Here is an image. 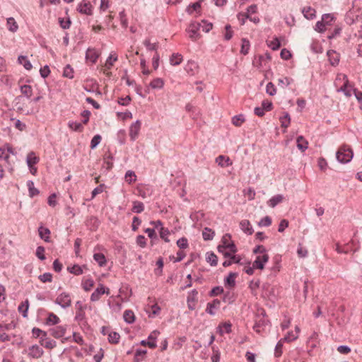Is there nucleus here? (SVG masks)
Masks as SVG:
<instances>
[{
    "label": "nucleus",
    "mask_w": 362,
    "mask_h": 362,
    "mask_svg": "<svg viewBox=\"0 0 362 362\" xmlns=\"http://www.w3.org/2000/svg\"><path fill=\"white\" fill-rule=\"evenodd\" d=\"M352 150L346 146H341L336 153L337 160L341 163H349L353 158Z\"/></svg>",
    "instance_id": "obj_1"
},
{
    "label": "nucleus",
    "mask_w": 362,
    "mask_h": 362,
    "mask_svg": "<svg viewBox=\"0 0 362 362\" xmlns=\"http://www.w3.org/2000/svg\"><path fill=\"white\" fill-rule=\"evenodd\" d=\"M230 239L231 235L226 233L221 239L222 245L217 247L218 252H223L228 249L231 253L235 254L237 252V247L233 242H230Z\"/></svg>",
    "instance_id": "obj_2"
},
{
    "label": "nucleus",
    "mask_w": 362,
    "mask_h": 362,
    "mask_svg": "<svg viewBox=\"0 0 362 362\" xmlns=\"http://www.w3.org/2000/svg\"><path fill=\"white\" fill-rule=\"evenodd\" d=\"M40 160L38 156H36L35 153L33 151L30 152L27 155L26 158V163L29 168L30 173L35 175L37 173V168L35 167Z\"/></svg>",
    "instance_id": "obj_3"
},
{
    "label": "nucleus",
    "mask_w": 362,
    "mask_h": 362,
    "mask_svg": "<svg viewBox=\"0 0 362 362\" xmlns=\"http://www.w3.org/2000/svg\"><path fill=\"white\" fill-rule=\"evenodd\" d=\"M201 28V23L197 22H192L190 23L189 28L187 29V32L189 33V37L193 40L196 41L200 37V34L199 33V29Z\"/></svg>",
    "instance_id": "obj_4"
},
{
    "label": "nucleus",
    "mask_w": 362,
    "mask_h": 362,
    "mask_svg": "<svg viewBox=\"0 0 362 362\" xmlns=\"http://www.w3.org/2000/svg\"><path fill=\"white\" fill-rule=\"evenodd\" d=\"M141 122L140 120H136L134 123L132 124L129 127V136L132 141H135L138 137L140 129H141Z\"/></svg>",
    "instance_id": "obj_5"
},
{
    "label": "nucleus",
    "mask_w": 362,
    "mask_h": 362,
    "mask_svg": "<svg viewBox=\"0 0 362 362\" xmlns=\"http://www.w3.org/2000/svg\"><path fill=\"white\" fill-rule=\"evenodd\" d=\"M269 257L267 254L258 255L256 257L255 260L253 262L254 267L262 270L264 268V264L269 261Z\"/></svg>",
    "instance_id": "obj_6"
},
{
    "label": "nucleus",
    "mask_w": 362,
    "mask_h": 362,
    "mask_svg": "<svg viewBox=\"0 0 362 362\" xmlns=\"http://www.w3.org/2000/svg\"><path fill=\"white\" fill-rule=\"evenodd\" d=\"M104 293L109 294V288H105L103 284H100L99 286L91 294L90 300H98L100 298V296Z\"/></svg>",
    "instance_id": "obj_7"
},
{
    "label": "nucleus",
    "mask_w": 362,
    "mask_h": 362,
    "mask_svg": "<svg viewBox=\"0 0 362 362\" xmlns=\"http://www.w3.org/2000/svg\"><path fill=\"white\" fill-rule=\"evenodd\" d=\"M77 11L82 14L90 16L93 13V6L90 2L83 1L78 5Z\"/></svg>",
    "instance_id": "obj_8"
},
{
    "label": "nucleus",
    "mask_w": 362,
    "mask_h": 362,
    "mask_svg": "<svg viewBox=\"0 0 362 362\" xmlns=\"http://www.w3.org/2000/svg\"><path fill=\"white\" fill-rule=\"evenodd\" d=\"M221 305V301L218 299H214L211 302L208 303L206 305V313L210 315H215V310L218 309Z\"/></svg>",
    "instance_id": "obj_9"
},
{
    "label": "nucleus",
    "mask_w": 362,
    "mask_h": 362,
    "mask_svg": "<svg viewBox=\"0 0 362 362\" xmlns=\"http://www.w3.org/2000/svg\"><path fill=\"white\" fill-rule=\"evenodd\" d=\"M44 351L38 345H33L29 348L28 356L33 358H38L41 357Z\"/></svg>",
    "instance_id": "obj_10"
},
{
    "label": "nucleus",
    "mask_w": 362,
    "mask_h": 362,
    "mask_svg": "<svg viewBox=\"0 0 362 362\" xmlns=\"http://www.w3.org/2000/svg\"><path fill=\"white\" fill-rule=\"evenodd\" d=\"M199 66L197 62L192 60L188 61L185 66V70L191 76H194L198 71Z\"/></svg>",
    "instance_id": "obj_11"
},
{
    "label": "nucleus",
    "mask_w": 362,
    "mask_h": 362,
    "mask_svg": "<svg viewBox=\"0 0 362 362\" xmlns=\"http://www.w3.org/2000/svg\"><path fill=\"white\" fill-rule=\"evenodd\" d=\"M238 273L230 272L229 274L224 279V285L230 288L235 287V278L238 276Z\"/></svg>",
    "instance_id": "obj_12"
},
{
    "label": "nucleus",
    "mask_w": 362,
    "mask_h": 362,
    "mask_svg": "<svg viewBox=\"0 0 362 362\" xmlns=\"http://www.w3.org/2000/svg\"><path fill=\"white\" fill-rule=\"evenodd\" d=\"M99 57V53L93 48H88L86 53V59L92 64H95Z\"/></svg>",
    "instance_id": "obj_13"
},
{
    "label": "nucleus",
    "mask_w": 362,
    "mask_h": 362,
    "mask_svg": "<svg viewBox=\"0 0 362 362\" xmlns=\"http://www.w3.org/2000/svg\"><path fill=\"white\" fill-rule=\"evenodd\" d=\"M329 61L332 66H337L339 62V54L334 50H329L327 52Z\"/></svg>",
    "instance_id": "obj_14"
},
{
    "label": "nucleus",
    "mask_w": 362,
    "mask_h": 362,
    "mask_svg": "<svg viewBox=\"0 0 362 362\" xmlns=\"http://www.w3.org/2000/svg\"><path fill=\"white\" fill-rule=\"evenodd\" d=\"M240 227L241 230L247 235H252L254 232V230L250 224V222L248 220H242L240 222Z\"/></svg>",
    "instance_id": "obj_15"
},
{
    "label": "nucleus",
    "mask_w": 362,
    "mask_h": 362,
    "mask_svg": "<svg viewBox=\"0 0 362 362\" xmlns=\"http://www.w3.org/2000/svg\"><path fill=\"white\" fill-rule=\"evenodd\" d=\"M216 163L221 167H228L232 165V161L229 157L221 155L216 158Z\"/></svg>",
    "instance_id": "obj_16"
},
{
    "label": "nucleus",
    "mask_w": 362,
    "mask_h": 362,
    "mask_svg": "<svg viewBox=\"0 0 362 362\" xmlns=\"http://www.w3.org/2000/svg\"><path fill=\"white\" fill-rule=\"evenodd\" d=\"M38 232L41 239H42L47 243H49L50 241V230L47 228H45L44 226H40L38 228Z\"/></svg>",
    "instance_id": "obj_17"
},
{
    "label": "nucleus",
    "mask_w": 362,
    "mask_h": 362,
    "mask_svg": "<svg viewBox=\"0 0 362 362\" xmlns=\"http://www.w3.org/2000/svg\"><path fill=\"white\" fill-rule=\"evenodd\" d=\"M296 144L298 148L302 152H304L308 148V142L303 136L297 137Z\"/></svg>",
    "instance_id": "obj_18"
},
{
    "label": "nucleus",
    "mask_w": 362,
    "mask_h": 362,
    "mask_svg": "<svg viewBox=\"0 0 362 362\" xmlns=\"http://www.w3.org/2000/svg\"><path fill=\"white\" fill-rule=\"evenodd\" d=\"M55 303L59 305L62 308H66L68 307V294L62 293L60 294L55 300Z\"/></svg>",
    "instance_id": "obj_19"
},
{
    "label": "nucleus",
    "mask_w": 362,
    "mask_h": 362,
    "mask_svg": "<svg viewBox=\"0 0 362 362\" xmlns=\"http://www.w3.org/2000/svg\"><path fill=\"white\" fill-rule=\"evenodd\" d=\"M6 25L8 30L12 33H16L18 29V23L13 17L6 19Z\"/></svg>",
    "instance_id": "obj_20"
},
{
    "label": "nucleus",
    "mask_w": 362,
    "mask_h": 362,
    "mask_svg": "<svg viewBox=\"0 0 362 362\" xmlns=\"http://www.w3.org/2000/svg\"><path fill=\"white\" fill-rule=\"evenodd\" d=\"M302 13H303L305 18L308 20H312L315 17V10L310 6L304 7L302 10Z\"/></svg>",
    "instance_id": "obj_21"
},
{
    "label": "nucleus",
    "mask_w": 362,
    "mask_h": 362,
    "mask_svg": "<svg viewBox=\"0 0 362 362\" xmlns=\"http://www.w3.org/2000/svg\"><path fill=\"white\" fill-rule=\"evenodd\" d=\"M284 199V197L281 194H276L274 197H272L269 201H268V205L274 208L276 205L282 202Z\"/></svg>",
    "instance_id": "obj_22"
},
{
    "label": "nucleus",
    "mask_w": 362,
    "mask_h": 362,
    "mask_svg": "<svg viewBox=\"0 0 362 362\" xmlns=\"http://www.w3.org/2000/svg\"><path fill=\"white\" fill-rule=\"evenodd\" d=\"M123 318L127 323H133L135 321V315L134 312L131 310H126L124 312Z\"/></svg>",
    "instance_id": "obj_23"
},
{
    "label": "nucleus",
    "mask_w": 362,
    "mask_h": 362,
    "mask_svg": "<svg viewBox=\"0 0 362 362\" xmlns=\"http://www.w3.org/2000/svg\"><path fill=\"white\" fill-rule=\"evenodd\" d=\"M18 62L19 64L23 65L26 70H30L33 67L30 62L26 56H19L18 58Z\"/></svg>",
    "instance_id": "obj_24"
},
{
    "label": "nucleus",
    "mask_w": 362,
    "mask_h": 362,
    "mask_svg": "<svg viewBox=\"0 0 362 362\" xmlns=\"http://www.w3.org/2000/svg\"><path fill=\"white\" fill-rule=\"evenodd\" d=\"M29 308V301L28 300H25L22 302L21 305L18 306V311L21 313L23 317H27L28 316V310Z\"/></svg>",
    "instance_id": "obj_25"
},
{
    "label": "nucleus",
    "mask_w": 362,
    "mask_h": 362,
    "mask_svg": "<svg viewBox=\"0 0 362 362\" xmlns=\"http://www.w3.org/2000/svg\"><path fill=\"white\" fill-rule=\"evenodd\" d=\"M182 56L179 53H173L170 58V63L173 66H177L181 64Z\"/></svg>",
    "instance_id": "obj_26"
},
{
    "label": "nucleus",
    "mask_w": 362,
    "mask_h": 362,
    "mask_svg": "<svg viewBox=\"0 0 362 362\" xmlns=\"http://www.w3.org/2000/svg\"><path fill=\"white\" fill-rule=\"evenodd\" d=\"M214 231L209 228H204L202 230V237L204 240H211L214 237Z\"/></svg>",
    "instance_id": "obj_27"
},
{
    "label": "nucleus",
    "mask_w": 362,
    "mask_h": 362,
    "mask_svg": "<svg viewBox=\"0 0 362 362\" xmlns=\"http://www.w3.org/2000/svg\"><path fill=\"white\" fill-rule=\"evenodd\" d=\"M66 333V328L62 326H57L52 329V334L55 338L62 337Z\"/></svg>",
    "instance_id": "obj_28"
},
{
    "label": "nucleus",
    "mask_w": 362,
    "mask_h": 362,
    "mask_svg": "<svg viewBox=\"0 0 362 362\" xmlns=\"http://www.w3.org/2000/svg\"><path fill=\"white\" fill-rule=\"evenodd\" d=\"M40 344L47 349H53L56 346L55 341L47 339L46 337L44 338L41 337Z\"/></svg>",
    "instance_id": "obj_29"
},
{
    "label": "nucleus",
    "mask_w": 362,
    "mask_h": 362,
    "mask_svg": "<svg viewBox=\"0 0 362 362\" xmlns=\"http://www.w3.org/2000/svg\"><path fill=\"white\" fill-rule=\"evenodd\" d=\"M93 259L98 262L100 267H104L106 264L107 260L103 253H95Z\"/></svg>",
    "instance_id": "obj_30"
},
{
    "label": "nucleus",
    "mask_w": 362,
    "mask_h": 362,
    "mask_svg": "<svg viewBox=\"0 0 362 362\" xmlns=\"http://www.w3.org/2000/svg\"><path fill=\"white\" fill-rule=\"evenodd\" d=\"M21 93L27 98H30L33 94V88L29 85H23L20 88Z\"/></svg>",
    "instance_id": "obj_31"
},
{
    "label": "nucleus",
    "mask_w": 362,
    "mask_h": 362,
    "mask_svg": "<svg viewBox=\"0 0 362 362\" xmlns=\"http://www.w3.org/2000/svg\"><path fill=\"white\" fill-rule=\"evenodd\" d=\"M27 187L29 190L30 197H33L40 193L39 190L34 187V182L32 180L27 182Z\"/></svg>",
    "instance_id": "obj_32"
},
{
    "label": "nucleus",
    "mask_w": 362,
    "mask_h": 362,
    "mask_svg": "<svg viewBox=\"0 0 362 362\" xmlns=\"http://www.w3.org/2000/svg\"><path fill=\"white\" fill-rule=\"evenodd\" d=\"M206 260L210 263L211 266H216L218 264V257L214 252H208L206 254Z\"/></svg>",
    "instance_id": "obj_33"
},
{
    "label": "nucleus",
    "mask_w": 362,
    "mask_h": 362,
    "mask_svg": "<svg viewBox=\"0 0 362 362\" xmlns=\"http://www.w3.org/2000/svg\"><path fill=\"white\" fill-rule=\"evenodd\" d=\"M284 116L280 117L281 126L284 128H287L291 122L290 115L288 112H284Z\"/></svg>",
    "instance_id": "obj_34"
},
{
    "label": "nucleus",
    "mask_w": 362,
    "mask_h": 362,
    "mask_svg": "<svg viewBox=\"0 0 362 362\" xmlns=\"http://www.w3.org/2000/svg\"><path fill=\"white\" fill-rule=\"evenodd\" d=\"M120 335L116 332H110L108 334V341L111 344H118L119 341Z\"/></svg>",
    "instance_id": "obj_35"
},
{
    "label": "nucleus",
    "mask_w": 362,
    "mask_h": 362,
    "mask_svg": "<svg viewBox=\"0 0 362 362\" xmlns=\"http://www.w3.org/2000/svg\"><path fill=\"white\" fill-rule=\"evenodd\" d=\"M267 45L273 50H277L281 47V42L278 37H274L271 41H267Z\"/></svg>",
    "instance_id": "obj_36"
},
{
    "label": "nucleus",
    "mask_w": 362,
    "mask_h": 362,
    "mask_svg": "<svg viewBox=\"0 0 362 362\" xmlns=\"http://www.w3.org/2000/svg\"><path fill=\"white\" fill-rule=\"evenodd\" d=\"M132 211L136 214H140L144 210V205L141 202H133V207H132Z\"/></svg>",
    "instance_id": "obj_37"
},
{
    "label": "nucleus",
    "mask_w": 362,
    "mask_h": 362,
    "mask_svg": "<svg viewBox=\"0 0 362 362\" xmlns=\"http://www.w3.org/2000/svg\"><path fill=\"white\" fill-rule=\"evenodd\" d=\"M59 322V317L52 313H50L47 318L46 324L48 325H56Z\"/></svg>",
    "instance_id": "obj_38"
},
{
    "label": "nucleus",
    "mask_w": 362,
    "mask_h": 362,
    "mask_svg": "<svg viewBox=\"0 0 362 362\" xmlns=\"http://www.w3.org/2000/svg\"><path fill=\"white\" fill-rule=\"evenodd\" d=\"M250 47V45L249 40L245 38L242 39V45L240 49L241 54L246 55L249 52Z\"/></svg>",
    "instance_id": "obj_39"
},
{
    "label": "nucleus",
    "mask_w": 362,
    "mask_h": 362,
    "mask_svg": "<svg viewBox=\"0 0 362 362\" xmlns=\"http://www.w3.org/2000/svg\"><path fill=\"white\" fill-rule=\"evenodd\" d=\"M163 85H164V82H163V79H161L160 78H156L153 79L150 83V86L153 89L161 88H163Z\"/></svg>",
    "instance_id": "obj_40"
},
{
    "label": "nucleus",
    "mask_w": 362,
    "mask_h": 362,
    "mask_svg": "<svg viewBox=\"0 0 362 362\" xmlns=\"http://www.w3.org/2000/svg\"><path fill=\"white\" fill-rule=\"evenodd\" d=\"M244 122L245 117L242 114L235 115L232 118V123L236 127H240Z\"/></svg>",
    "instance_id": "obj_41"
},
{
    "label": "nucleus",
    "mask_w": 362,
    "mask_h": 362,
    "mask_svg": "<svg viewBox=\"0 0 362 362\" xmlns=\"http://www.w3.org/2000/svg\"><path fill=\"white\" fill-rule=\"evenodd\" d=\"M223 291L224 289L222 286H215L210 291V292L209 293V296L210 297L217 296L223 293Z\"/></svg>",
    "instance_id": "obj_42"
},
{
    "label": "nucleus",
    "mask_w": 362,
    "mask_h": 362,
    "mask_svg": "<svg viewBox=\"0 0 362 362\" xmlns=\"http://www.w3.org/2000/svg\"><path fill=\"white\" fill-rule=\"evenodd\" d=\"M136 175L134 171L128 170L125 174V180L129 184L136 181Z\"/></svg>",
    "instance_id": "obj_43"
},
{
    "label": "nucleus",
    "mask_w": 362,
    "mask_h": 362,
    "mask_svg": "<svg viewBox=\"0 0 362 362\" xmlns=\"http://www.w3.org/2000/svg\"><path fill=\"white\" fill-rule=\"evenodd\" d=\"M82 286L86 291H88L93 287L94 281L91 279H87L82 282Z\"/></svg>",
    "instance_id": "obj_44"
},
{
    "label": "nucleus",
    "mask_w": 362,
    "mask_h": 362,
    "mask_svg": "<svg viewBox=\"0 0 362 362\" xmlns=\"http://www.w3.org/2000/svg\"><path fill=\"white\" fill-rule=\"evenodd\" d=\"M101 140H102V137L100 134L95 135L90 141V148L91 149L95 148L98 146V145L100 143Z\"/></svg>",
    "instance_id": "obj_45"
},
{
    "label": "nucleus",
    "mask_w": 362,
    "mask_h": 362,
    "mask_svg": "<svg viewBox=\"0 0 362 362\" xmlns=\"http://www.w3.org/2000/svg\"><path fill=\"white\" fill-rule=\"evenodd\" d=\"M9 158V150L6 149L4 146L0 148V160L8 161Z\"/></svg>",
    "instance_id": "obj_46"
},
{
    "label": "nucleus",
    "mask_w": 362,
    "mask_h": 362,
    "mask_svg": "<svg viewBox=\"0 0 362 362\" xmlns=\"http://www.w3.org/2000/svg\"><path fill=\"white\" fill-rule=\"evenodd\" d=\"M32 332L35 337L40 338V339L41 337L44 338L47 336V333L45 332L37 327H34Z\"/></svg>",
    "instance_id": "obj_47"
},
{
    "label": "nucleus",
    "mask_w": 362,
    "mask_h": 362,
    "mask_svg": "<svg viewBox=\"0 0 362 362\" xmlns=\"http://www.w3.org/2000/svg\"><path fill=\"white\" fill-rule=\"evenodd\" d=\"M45 250V247L42 246H38L36 249L35 255L40 260H45L46 259Z\"/></svg>",
    "instance_id": "obj_48"
},
{
    "label": "nucleus",
    "mask_w": 362,
    "mask_h": 362,
    "mask_svg": "<svg viewBox=\"0 0 362 362\" xmlns=\"http://www.w3.org/2000/svg\"><path fill=\"white\" fill-rule=\"evenodd\" d=\"M169 234H170V231H169V230L168 228H165L163 227L160 228V236L166 243H168L170 241V240L168 238V235Z\"/></svg>",
    "instance_id": "obj_49"
},
{
    "label": "nucleus",
    "mask_w": 362,
    "mask_h": 362,
    "mask_svg": "<svg viewBox=\"0 0 362 362\" xmlns=\"http://www.w3.org/2000/svg\"><path fill=\"white\" fill-rule=\"evenodd\" d=\"M266 92L271 96H273L276 93V89L272 82H269L266 87Z\"/></svg>",
    "instance_id": "obj_50"
},
{
    "label": "nucleus",
    "mask_w": 362,
    "mask_h": 362,
    "mask_svg": "<svg viewBox=\"0 0 362 362\" xmlns=\"http://www.w3.org/2000/svg\"><path fill=\"white\" fill-rule=\"evenodd\" d=\"M271 224H272V218L269 216L264 217L258 223V225L260 227H262V226L268 227Z\"/></svg>",
    "instance_id": "obj_51"
},
{
    "label": "nucleus",
    "mask_w": 362,
    "mask_h": 362,
    "mask_svg": "<svg viewBox=\"0 0 362 362\" xmlns=\"http://www.w3.org/2000/svg\"><path fill=\"white\" fill-rule=\"evenodd\" d=\"M283 341H284L283 340V339H281V340H279L276 346H275V356L276 357H279L281 354H282V347H283Z\"/></svg>",
    "instance_id": "obj_52"
},
{
    "label": "nucleus",
    "mask_w": 362,
    "mask_h": 362,
    "mask_svg": "<svg viewBox=\"0 0 362 362\" xmlns=\"http://www.w3.org/2000/svg\"><path fill=\"white\" fill-rule=\"evenodd\" d=\"M177 245L180 249H185L188 247V241L187 239L185 237H182L177 240Z\"/></svg>",
    "instance_id": "obj_53"
},
{
    "label": "nucleus",
    "mask_w": 362,
    "mask_h": 362,
    "mask_svg": "<svg viewBox=\"0 0 362 362\" xmlns=\"http://www.w3.org/2000/svg\"><path fill=\"white\" fill-rule=\"evenodd\" d=\"M200 23L202 30L205 33H209L213 28V25L211 23H208L204 20H203Z\"/></svg>",
    "instance_id": "obj_54"
},
{
    "label": "nucleus",
    "mask_w": 362,
    "mask_h": 362,
    "mask_svg": "<svg viewBox=\"0 0 362 362\" xmlns=\"http://www.w3.org/2000/svg\"><path fill=\"white\" fill-rule=\"evenodd\" d=\"M298 335L294 334L293 331L288 332V334L283 338L284 341L290 342L298 338Z\"/></svg>",
    "instance_id": "obj_55"
},
{
    "label": "nucleus",
    "mask_w": 362,
    "mask_h": 362,
    "mask_svg": "<svg viewBox=\"0 0 362 362\" xmlns=\"http://www.w3.org/2000/svg\"><path fill=\"white\" fill-rule=\"evenodd\" d=\"M69 128L75 132H81L83 129V126L81 122H73L71 124L69 123Z\"/></svg>",
    "instance_id": "obj_56"
},
{
    "label": "nucleus",
    "mask_w": 362,
    "mask_h": 362,
    "mask_svg": "<svg viewBox=\"0 0 362 362\" xmlns=\"http://www.w3.org/2000/svg\"><path fill=\"white\" fill-rule=\"evenodd\" d=\"M82 272V267L78 264H74L72 267H69V273H72L75 275H79L81 274Z\"/></svg>",
    "instance_id": "obj_57"
},
{
    "label": "nucleus",
    "mask_w": 362,
    "mask_h": 362,
    "mask_svg": "<svg viewBox=\"0 0 362 362\" xmlns=\"http://www.w3.org/2000/svg\"><path fill=\"white\" fill-rule=\"evenodd\" d=\"M39 279L43 283L51 282L52 280V275L48 272L44 273L39 276Z\"/></svg>",
    "instance_id": "obj_58"
},
{
    "label": "nucleus",
    "mask_w": 362,
    "mask_h": 362,
    "mask_svg": "<svg viewBox=\"0 0 362 362\" xmlns=\"http://www.w3.org/2000/svg\"><path fill=\"white\" fill-rule=\"evenodd\" d=\"M144 45L148 50H156L158 45L156 43H151L150 40L146 39L144 42Z\"/></svg>",
    "instance_id": "obj_59"
},
{
    "label": "nucleus",
    "mask_w": 362,
    "mask_h": 362,
    "mask_svg": "<svg viewBox=\"0 0 362 362\" xmlns=\"http://www.w3.org/2000/svg\"><path fill=\"white\" fill-rule=\"evenodd\" d=\"M141 220L139 217L134 216L133 218L132 224V230L133 231L137 230L139 228V226L141 225Z\"/></svg>",
    "instance_id": "obj_60"
},
{
    "label": "nucleus",
    "mask_w": 362,
    "mask_h": 362,
    "mask_svg": "<svg viewBox=\"0 0 362 362\" xmlns=\"http://www.w3.org/2000/svg\"><path fill=\"white\" fill-rule=\"evenodd\" d=\"M262 107L264 111H270L273 108V104L268 100H264L262 103Z\"/></svg>",
    "instance_id": "obj_61"
},
{
    "label": "nucleus",
    "mask_w": 362,
    "mask_h": 362,
    "mask_svg": "<svg viewBox=\"0 0 362 362\" xmlns=\"http://www.w3.org/2000/svg\"><path fill=\"white\" fill-rule=\"evenodd\" d=\"M136 243L141 247H143V248L145 247L146 246V238L142 235H138L136 238Z\"/></svg>",
    "instance_id": "obj_62"
},
{
    "label": "nucleus",
    "mask_w": 362,
    "mask_h": 362,
    "mask_svg": "<svg viewBox=\"0 0 362 362\" xmlns=\"http://www.w3.org/2000/svg\"><path fill=\"white\" fill-rule=\"evenodd\" d=\"M280 56L281 59L285 60H288L291 57V53L289 50L286 48H284L281 50Z\"/></svg>",
    "instance_id": "obj_63"
},
{
    "label": "nucleus",
    "mask_w": 362,
    "mask_h": 362,
    "mask_svg": "<svg viewBox=\"0 0 362 362\" xmlns=\"http://www.w3.org/2000/svg\"><path fill=\"white\" fill-rule=\"evenodd\" d=\"M291 79L288 78V77H284V78H279L278 80V85L281 86V87H284V86H288L290 85L291 82Z\"/></svg>",
    "instance_id": "obj_64"
}]
</instances>
